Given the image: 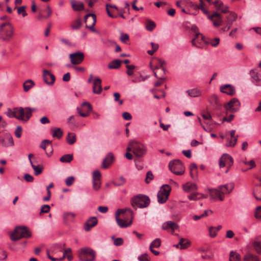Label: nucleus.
Wrapping results in <instances>:
<instances>
[{"mask_svg":"<svg viewBox=\"0 0 261 261\" xmlns=\"http://www.w3.org/2000/svg\"><path fill=\"white\" fill-rule=\"evenodd\" d=\"M34 85V83L31 80H27L23 83V90L25 92L28 91Z\"/></svg>","mask_w":261,"mask_h":261,"instance_id":"38","label":"nucleus"},{"mask_svg":"<svg viewBox=\"0 0 261 261\" xmlns=\"http://www.w3.org/2000/svg\"><path fill=\"white\" fill-rule=\"evenodd\" d=\"M207 196L200 193H194L191 195H188V198L191 200H197L201 198H205Z\"/></svg>","mask_w":261,"mask_h":261,"instance_id":"30","label":"nucleus"},{"mask_svg":"<svg viewBox=\"0 0 261 261\" xmlns=\"http://www.w3.org/2000/svg\"><path fill=\"white\" fill-rule=\"evenodd\" d=\"M244 261H259L257 257L248 253L243 258Z\"/></svg>","mask_w":261,"mask_h":261,"instance_id":"40","label":"nucleus"},{"mask_svg":"<svg viewBox=\"0 0 261 261\" xmlns=\"http://www.w3.org/2000/svg\"><path fill=\"white\" fill-rule=\"evenodd\" d=\"M31 166L34 170V174L38 175L42 173V168L39 166H35L33 164H31Z\"/></svg>","mask_w":261,"mask_h":261,"instance_id":"51","label":"nucleus"},{"mask_svg":"<svg viewBox=\"0 0 261 261\" xmlns=\"http://www.w3.org/2000/svg\"><path fill=\"white\" fill-rule=\"evenodd\" d=\"M69 57L71 63L72 64L77 65L80 64L84 60V55L83 53L78 51L71 54Z\"/></svg>","mask_w":261,"mask_h":261,"instance_id":"17","label":"nucleus"},{"mask_svg":"<svg viewBox=\"0 0 261 261\" xmlns=\"http://www.w3.org/2000/svg\"><path fill=\"white\" fill-rule=\"evenodd\" d=\"M240 102L237 98H233L229 102L224 105L226 110L231 113H234L239 111L240 108Z\"/></svg>","mask_w":261,"mask_h":261,"instance_id":"11","label":"nucleus"},{"mask_svg":"<svg viewBox=\"0 0 261 261\" xmlns=\"http://www.w3.org/2000/svg\"><path fill=\"white\" fill-rule=\"evenodd\" d=\"M101 174L100 172L98 170L94 171L93 172V180H100Z\"/></svg>","mask_w":261,"mask_h":261,"instance_id":"62","label":"nucleus"},{"mask_svg":"<svg viewBox=\"0 0 261 261\" xmlns=\"http://www.w3.org/2000/svg\"><path fill=\"white\" fill-rule=\"evenodd\" d=\"M139 261H150V258L147 254H142L138 257Z\"/></svg>","mask_w":261,"mask_h":261,"instance_id":"63","label":"nucleus"},{"mask_svg":"<svg viewBox=\"0 0 261 261\" xmlns=\"http://www.w3.org/2000/svg\"><path fill=\"white\" fill-rule=\"evenodd\" d=\"M114 160V156L113 153H109L102 161V168L104 169L108 168L112 164Z\"/></svg>","mask_w":261,"mask_h":261,"instance_id":"23","label":"nucleus"},{"mask_svg":"<svg viewBox=\"0 0 261 261\" xmlns=\"http://www.w3.org/2000/svg\"><path fill=\"white\" fill-rule=\"evenodd\" d=\"M82 25V21L80 19L74 20L71 24V28L74 30H79Z\"/></svg>","mask_w":261,"mask_h":261,"instance_id":"44","label":"nucleus"},{"mask_svg":"<svg viewBox=\"0 0 261 261\" xmlns=\"http://www.w3.org/2000/svg\"><path fill=\"white\" fill-rule=\"evenodd\" d=\"M155 27V23L153 21L149 20L147 21L146 24V29L149 31H152Z\"/></svg>","mask_w":261,"mask_h":261,"instance_id":"49","label":"nucleus"},{"mask_svg":"<svg viewBox=\"0 0 261 261\" xmlns=\"http://www.w3.org/2000/svg\"><path fill=\"white\" fill-rule=\"evenodd\" d=\"M127 70L126 73L129 75H132L134 74V70L135 69V66L134 65H128L126 66Z\"/></svg>","mask_w":261,"mask_h":261,"instance_id":"55","label":"nucleus"},{"mask_svg":"<svg viewBox=\"0 0 261 261\" xmlns=\"http://www.w3.org/2000/svg\"><path fill=\"white\" fill-rule=\"evenodd\" d=\"M199 2H200L199 5L198 6H195L196 8H197L198 9H200V10H201L203 11V12L205 14L208 15V11L204 8V3L203 2V0H199Z\"/></svg>","mask_w":261,"mask_h":261,"instance_id":"54","label":"nucleus"},{"mask_svg":"<svg viewBox=\"0 0 261 261\" xmlns=\"http://www.w3.org/2000/svg\"><path fill=\"white\" fill-rule=\"evenodd\" d=\"M158 61L159 65L156 66L155 68H156V69L161 71L163 74H165V69L163 67V64L165 63L164 61L161 59H158Z\"/></svg>","mask_w":261,"mask_h":261,"instance_id":"45","label":"nucleus"},{"mask_svg":"<svg viewBox=\"0 0 261 261\" xmlns=\"http://www.w3.org/2000/svg\"><path fill=\"white\" fill-rule=\"evenodd\" d=\"M122 210H124V211L121 213V215H120V218L124 219L127 222L131 221H133L134 213L132 210L129 208H122Z\"/></svg>","mask_w":261,"mask_h":261,"instance_id":"20","label":"nucleus"},{"mask_svg":"<svg viewBox=\"0 0 261 261\" xmlns=\"http://www.w3.org/2000/svg\"><path fill=\"white\" fill-rule=\"evenodd\" d=\"M154 177L153 174L151 171H148L146 175V178L145 179V182L146 184H149L150 181L153 179Z\"/></svg>","mask_w":261,"mask_h":261,"instance_id":"52","label":"nucleus"},{"mask_svg":"<svg viewBox=\"0 0 261 261\" xmlns=\"http://www.w3.org/2000/svg\"><path fill=\"white\" fill-rule=\"evenodd\" d=\"M131 146L133 147V152L137 157H142L146 153L145 146L136 141H131Z\"/></svg>","mask_w":261,"mask_h":261,"instance_id":"9","label":"nucleus"},{"mask_svg":"<svg viewBox=\"0 0 261 261\" xmlns=\"http://www.w3.org/2000/svg\"><path fill=\"white\" fill-rule=\"evenodd\" d=\"M170 171L176 175H181L185 173V167L179 160L171 161L169 164Z\"/></svg>","mask_w":261,"mask_h":261,"instance_id":"7","label":"nucleus"},{"mask_svg":"<svg viewBox=\"0 0 261 261\" xmlns=\"http://www.w3.org/2000/svg\"><path fill=\"white\" fill-rule=\"evenodd\" d=\"M182 188L185 192H190L197 189V185L194 183L187 182L182 185Z\"/></svg>","mask_w":261,"mask_h":261,"instance_id":"28","label":"nucleus"},{"mask_svg":"<svg viewBox=\"0 0 261 261\" xmlns=\"http://www.w3.org/2000/svg\"><path fill=\"white\" fill-rule=\"evenodd\" d=\"M238 136H237L234 138H231L229 140V143L226 144V146L227 147H234L237 143L238 140Z\"/></svg>","mask_w":261,"mask_h":261,"instance_id":"56","label":"nucleus"},{"mask_svg":"<svg viewBox=\"0 0 261 261\" xmlns=\"http://www.w3.org/2000/svg\"><path fill=\"white\" fill-rule=\"evenodd\" d=\"M31 236V232L27 227L18 226L15 227L10 234V239L12 241H16L21 238H30Z\"/></svg>","mask_w":261,"mask_h":261,"instance_id":"3","label":"nucleus"},{"mask_svg":"<svg viewBox=\"0 0 261 261\" xmlns=\"http://www.w3.org/2000/svg\"><path fill=\"white\" fill-rule=\"evenodd\" d=\"M234 187L233 183H229L220 186L217 189L210 190V196L213 199L218 198L220 200L222 201L224 199L223 195L230 193Z\"/></svg>","mask_w":261,"mask_h":261,"instance_id":"2","label":"nucleus"},{"mask_svg":"<svg viewBox=\"0 0 261 261\" xmlns=\"http://www.w3.org/2000/svg\"><path fill=\"white\" fill-rule=\"evenodd\" d=\"M76 141V136L74 133H68L67 137V142L70 145H72Z\"/></svg>","mask_w":261,"mask_h":261,"instance_id":"43","label":"nucleus"},{"mask_svg":"<svg viewBox=\"0 0 261 261\" xmlns=\"http://www.w3.org/2000/svg\"><path fill=\"white\" fill-rule=\"evenodd\" d=\"M191 244V242L187 239L180 238L179 241V245H180V249H185L188 248Z\"/></svg>","mask_w":261,"mask_h":261,"instance_id":"32","label":"nucleus"},{"mask_svg":"<svg viewBox=\"0 0 261 261\" xmlns=\"http://www.w3.org/2000/svg\"><path fill=\"white\" fill-rule=\"evenodd\" d=\"M220 91L229 95H233L236 93V90L234 86L226 84L220 87Z\"/></svg>","mask_w":261,"mask_h":261,"instance_id":"22","label":"nucleus"},{"mask_svg":"<svg viewBox=\"0 0 261 261\" xmlns=\"http://www.w3.org/2000/svg\"><path fill=\"white\" fill-rule=\"evenodd\" d=\"M188 94L192 97H198L200 95V92L196 89H193L187 91Z\"/></svg>","mask_w":261,"mask_h":261,"instance_id":"41","label":"nucleus"},{"mask_svg":"<svg viewBox=\"0 0 261 261\" xmlns=\"http://www.w3.org/2000/svg\"><path fill=\"white\" fill-rule=\"evenodd\" d=\"M150 66H151V69L152 70V71L154 73V75L156 78L159 79L160 80H165V74H163V73L162 72H161V71H160L159 70L156 69V68L152 67L151 66V63H150Z\"/></svg>","mask_w":261,"mask_h":261,"instance_id":"33","label":"nucleus"},{"mask_svg":"<svg viewBox=\"0 0 261 261\" xmlns=\"http://www.w3.org/2000/svg\"><path fill=\"white\" fill-rule=\"evenodd\" d=\"M209 4H213L217 9H220V7L223 6V3L219 0H206Z\"/></svg>","mask_w":261,"mask_h":261,"instance_id":"46","label":"nucleus"},{"mask_svg":"<svg viewBox=\"0 0 261 261\" xmlns=\"http://www.w3.org/2000/svg\"><path fill=\"white\" fill-rule=\"evenodd\" d=\"M170 191L171 188L169 185H164L162 186L157 195L158 201L160 203H164L166 202Z\"/></svg>","mask_w":261,"mask_h":261,"instance_id":"10","label":"nucleus"},{"mask_svg":"<svg viewBox=\"0 0 261 261\" xmlns=\"http://www.w3.org/2000/svg\"><path fill=\"white\" fill-rule=\"evenodd\" d=\"M35 110V109H31L30 107L25 108L19 107L14 108L13 111L8 109L6 114L9 118L14 117L18 120L27 122L31 117L32 112Z\"/></svg>","mask_w":261,"mask_h":261,"instance_id":"1","label":"nucleus"},{"mask_svg":"<svg viewBox=\"0 0 261 261\" xmlns=\"http://www.w3.org/2000/svg\"><path fill=\"white\" fill-rule=\"evenodd\" d=\"M73 160V155L71 154H67L63 155L60 159L62 163H69Z\"/></svg>","mask_w":261,"mask_h":261,"instance_id":"42","label":"nucleus"},{"mask_svg":"<svg viewBox=\"0 0 261 261\" xmlns=\"http://www.w3.org/2000/svg\"><path fill=\"white\" fill-rule=\"evenodd\" d=\"M237 18V14L234 12H231L226 17L227 30H229L232 23L235 21Z\"/></svg>","mask_w":261,"mask_h":261,"instance_id":"26","label":"nucleus"},{"mask_svg":"<svg viewBox=\"0 0 261 261\" xmlns=\"http://www.w3.org/2000/svg\"><path fill=\"white\" fill-rule=\"evenodd\" d=\"M110 8L114 9L116 10H118L117 7L115 5H113L111 4H107L106 5V11H107L108 16L113 18H116L117 17L116 15H114L113 14H112L111 13H110Z\"/></svg>","mask_w":261,"mask_h":261,"instance_id":"35","label":"nucleus"},{"mask_svg":"<svg viewBox=\"0 0 261 261\" xmlns=\"http://www.w3.org/2000/svg\"><path fill=\"white\" fill-rule=\"evenodd\" d=\"M150 204L149 198L144 195H140L131 199V204L133 207L137 209L147 207Z\"/></svg>","mask_w":261,"mask_h":261,"instance_id":"5","label":"nucleus"},{"mask_svg":"<svg viewBox=\"0 0 261 261\" xmlns=\"http://www.w3.org/2000/svg\"><path fill=\"white\" fill-rule=\"evenodd\" d=\"M162 228L163 229L170 232L173 234L175 230L178 228V225L172 221H168L162 224Z\"/></svg>","mask_w":261,"mask_h":261,"instance_id":"18","label":"nucleus"},{"mask_svg":"<svg viewBox=\"0 0 261 261\" xmlns=\"http://www.w3.org/2000/svg\"><path fill=\"white\" fill-rule=\"evenodd\" d=\"M122 61L119 60H115L111 61L108 65L109 69H118L120 67Z\"/></svg>","mask_w":261,"mask_h":261,"instance_id":"34","label":"nucleus"},{"mask_svg":"<svg viewBox=\"0 0 261 261\" xmlns=\"http://www.w3.org/2000/svg\"><path fill=\"white\" fill-rule=\"evenodd\" d=\"M86 27L93 32H96L94 28L96 22V16L94 14H88L85 16Z\"/></svg>","mask_w":261,"mask_h":261,"instance_id":"12","label":"nucleus"},{"mask_svg":"<svg viewBox=\"0 0 261 261\" xmlns=\"http://www.w3.org/2000/svg\"><path fill=\"white\" fill-rule=\"evenodd\" d=\"M14 29L9 22H5L0 25V37L5 41H9L13 37Z\"/></svg>","mask_w":261,"mask_h":261,"instance_id":"4","label":"nucleus"},{"mask_svg":"<svg viewBox=\"0 0 261 261\" xmlns=\"http://www.w3.org/2000/svg\"><path fill=\"white\" fill-rule=\"evenodd\" d=\"M255 217L256 219H261V206L256 207Z\"/></svg>","mask_w":261,"mask_h":261,"instance_id":"64","label":"nucleus"},{"mask_svg":"<svg viewBox=\"0 0 261 261\" xmlns=\"http://www.w3.org/2000/svg\"><path fill=\"white\" fill-rule=\"evenodd\" d=\"M26 6H22L17 9V13L18 14H21L23 17L27 15V13L25 10Z\"/></svg>","mask_w":261,"mask_h":261,"instance_id":"53","label":"nucleus"},{"mask_svg":"<svg viewBox=\"0 0 261 261\" xmlns=\"http://www.w3.org/2000/svg\"><path fill=\"white\" fill-rule=\"evenodd\" d=\"M50 207L49 205L44 204L42 206L40 214L41 215L42 213H47L49 212Z\"/></svg>","mask_w":261,"mask_h":261,"instance_id":"59","label":"nucleus"},{"mask_svg":"<svg viewBox=\"0 0 261 261\" xmlns=\"http://www.w3.org/2000/svg\"><path fill=\"white\" fill-rule=\"evenodd\" d=\"M240 255L236 252L231 251L229 255V261H241Z\"/></svg>","mask_w":261,"mask_h":261,"instance_id":"37","label":"nucleus"},{"mask_svg":"<svg viewBox=\"0 0 261 261\" xmlns=\"http://www.w3.org/2000/svg\"><path fill=\"white\" fill-rule=\"evenodd\" d=\"M97 224V219L95 217L89 218L86 222L84 226L85 230L87 231H89L91 228L95 226Z\"/></svg>","mask_w":261,"mask_h":261,"instance_id":"24","label":"nucleus"},{"mask_svg":"<svg viewBox=\"0 0 261 261\" xmlns=\"http://www.w3.org/2000/svg\"><path fill=\"white\" fill-rule=\"evenodd\" d=\"M100 180H93V187L95 190H98L100 188Z\"/></svg>","mask_w":261,"mask_h":261,"instance_id":"57","label":"nucleus"},{"mask_svg":"<svg viewBox=\"0 0 261 261\" xmlns=\"http://www.w3.org/2000/svg\"><path fill=\"white\" fill-rule=\"evenodd\" d=\"M250 74L254 81L258 82L260 81L259 75L256 70H251L250 71Z\"/></svg>","mask_w":261,"mask_h":261,"instance_id":"39","label":"nucleus"},{"mask_svg":"<svg viewBox=\"0 0 261 261\" xmlns=\"http://www.w3.org/2000/svg\"><path fill=\"white\" fill-rule=\"evenodd\" d=\"M253 246L254 249L258 253H261V240L254 242Z\"/></svg>","mask_w":261,"mask_h":261,"instance_id":"47","label":"nucleus"},{"mask_svg":"<svg viewBox=\"0 0 261 261\" xmlns=\"http://www.w3.org/2000/svg\"><path fill=\"white\" fill-rule=\"evenodd\" d=\"M124 211L118 209L115 212V220L118 225L121 228H125L130 226L132 224V221L127 222L124 219L120 217L121 213H123Z\"/></svg>","mask_w":261,"mask_h":261,"instance_id":"14","label":"nucleus"},{"mask_svg":"<svg viewBox=\"0 0 261 261\" xmlns=\"http://www.w3.org/2000/svg\"><path fill=\"white\" fill-rule=\"evenodd\" d=\"M161 240L160 239H156L151 242L150 248H159L161 246Z\"/></svg>","mask_w":261,"mask_h":261,"instance_id":"50","label":"nucleus"},{"mask_svg":"<svg viewBox=\"0 0 261 261\" xmlns=\"http://www.w3.org/2000/svg\"><path fill=\"white\" fill-rule=\"evenodd\" d=\"M71 4L74 11H81L84 8V4L82 2L76 1V0H71Z\"/></svg>","mask_w":261,"mask_h":261,"instance_id":"27","label":"nucleus"},{"mask_svg":"<svg viewBox=\"0 0 261 261\" xmlns=\"http://www.w3.org/2000/svg\"><path fill=\"white\" fill-rule=\"evenodd\" d=\"M0 145L7 147L14 145L12 137L9 134H6L3 137L0 136Z\"/></svg>","mask_w":261,"mask_h":261,"instance_id":"16","label":"nucleus"},{"mask_svg":"<svg viewBox=\"0 0 261 261\" xmlns=\"http://www.w3.org/2000/svg\"><path fill=\"white\" fill-rule=\"evenodd\" d=\"M233 164V159L232 157L228 154H224L219 159V166L220 168H223L225 166L227 167V169L225 171L227 173L229 168Z\"/></svg>","mask_w":261,"mask_h":261,"instance_id":"13","label":"nucleus"},{"mask_svg":"<svg viewBox=\"0 0 261 261\" xmlns=\"http://www.w3.org/2000/svg\"><path fill=\"white\" fill-rule=\"evenodd\" d=\"M105 43L107 44V45H109V44H110V45H116V48H115V51L116 52H119V51H120L121 50V48L120 47V46H119L118 45H117L115 42L113 41H111V40H108Z\"/></svg>","mask_w":261,"mask_h":261,"instance_id":"58","label":"nucleus"},{"mask_svg":"<svg viewBox=\"0 0 261 261\" xmlns=\"http://www.w3.org/2000/svg\"><path fill=\"white\" fill-rule=\"evenodd\" d=\"M113 95L114 97V100L115 101H118L119 105H122L123 104V100L120 99V94L118 92H115L114 93Z\"/></svg>","mask_w":261,"mask_h":261,"instance_id":"60","label":"nucleus"},{"mask_svg":"<svg viewBox=\"0 0 261 261\" xmlns=\"http://www.w3.org/2000/svg\"><path fill=\"white\" fill-rule=\"evenodd\" d=\"M151 45L152 47V49L148 50L147 53L149 55L151 56L153 55V54L158 49L159 46L158 44L154 43L153 42L151 43Z\"/></svg>","mask_w":261,"mask_h":261,"instance_id":"48","label":"nucleus"},{"mask_svg":"<svg viewBox=\"0 0 261 261\" xmlns=\"http://www.w3.org/2000/svg\"><path fill=\"white\" fill-rule=\"evenodd\" d=\"M79 258L82 261H93L95 257V251L90 248H83L79 251Z\"/></svg>","mask_w":261,"mask_h":261,"instance_id":"6","label":"nucleus"},{"mask_svg":"<svg viewBox=\"0 0 261 261\" xmlns=\"http://www.w3.org/2000/svg\"><path fill=\"white\" fill-rule=\"evenodd\" d=\"M74 181V177L72 176L68 177L65 180L66 185L67 186H71Z\"/></svg>","mask_w":261,"mask_h":261,"instance_id":"61","label":"nucleus"},{"mask_svg":"<svg viewBox=\"0 0 261 261\" xmlns=\"http://www.w3.org/2000/svg\"><path fill=\"white\" fill-rule=\"evenodd\" d=\"M81 106L82 108H77V113L81 116L86 117L92 111V106L88 102H83Z\"/></svg>","mask_w":261,"mask_h":261,"instance_id":"15","label":"nucleus"},{"mask_svg":"<svg viewBox=\"0 0 261 261\" xmlns=\"http://www.w3.org/2000/svg\"><path fill=\"white\" fill-rule=\"evenodd\" d=\"M126 182L125 179L123 176H120L119 178L116 179L112 182V184L116 187L123 186Z\"/></svg>","mask_w":261,"mask_h":261,"instance_id":"36","label":"nucleus"},{"mask_svg":"<svg viewBox=\"0 0 261 261\" xmlns=\"http://www.w3.org/2000/svg\"><path fill=\"white\" fill-rule=\"evenodd\" d=\"M201 37V40L203 41L206 44H211L213 47H216L219 44L220 39L219 38H215L214 39H209L208 41H206L205 39L204 36L200 33H197L195 35V37L194 39H193L191 41L192 44L194 46H195L197 47H200L199 42L196 41V39L199 38V37Z\"/></svg>","mask_w":261,"mask_h":261,"instance_id":"8","label":"nucleus"},{"mask_svg":"<svg viewBox=\"0 0 261 261\" xmlns=\"http://www.w3.org/2000/svg\"><path fill=\"white\" fill-rule=\"evenodd\" d=\"M40 147L45 151L47 154H48L47 151L46 150L47 148H49V149L51 150L49 153H51L53 152L51 143L48 140H43L40 144Z\"/></svg>","mask_w":261,"mask_h":261,"instance_id":"29","label":"nucleus"},{"mask_svg":"<svg viewBox=\"0 0 261 261\" xmlns=\"http://www.w3.org/2000/svg\"><path fill=\"white\" fill-rule=\"evenodd\" d=\"M208 101L214 109H219L221 106L218 97L215 95L210 96Z\"/></svg>","mask_w":261,"mask_h":261,"instance_id":"25","label":"nucleus"},{"mask_svg":"<svg viewBox=\"0 0 261 261\" xmlns=\"http://www.w3.org/2000/svg\"><path fill=\"white\" fill-rule=\"evenodd\" d=\"M52 135L54 138L60 139L63 136V131L60 128H54L51 129Z\"/></svg>","mask_w":261,"mask_h":261,"instance_id":"31","label":"nucleus"},{"mask_svg":"<svg viewBox=\"0 0 261 261\" xmlns=\"http://www.w3.org/2000/svg\"><path fill=\"white\" fill-rule=\"evenodd\" d=\"M94 94H100L102 91L101 80L98 77H95L92 87Z\"/></svg>","mask_w":261,"mask_h":261,"instance_id":"21","label":"nucleus"},{"mask_svg":"<svg viewBox=\"0 0 261 261\" xmlns=\"http://www.w3.org/2000/svg\"><path fill=\"white\" fill-rule=\"evenodd\" d=\"M43 77L44 82L49 85H53L55 81V75L47 70H43Z\"/></svg>","mask_w":261,"mask_h":261,"instance_id":"19","label":"nucleus"}]
</instances>
